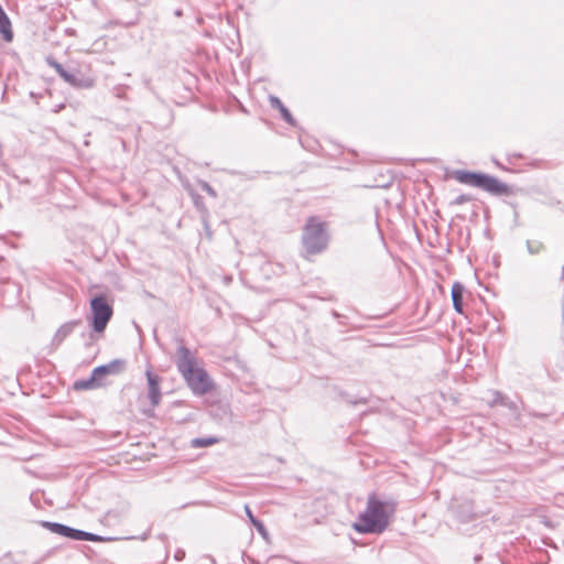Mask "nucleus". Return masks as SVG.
<instances>
[{
	"label": "nucleus",
	"instance_id": "nucleus-34",
	"mask_svg": "<svg viewBox=\"0 0 564 564\" xmlns=\"http://www.w3.org/2000/svg\"><path fill=\"white\" fill-rule=\"evenodd\" d=\"M562 415L564 416V412H563V414H562Z\"/></svg>",
	"mask_w": 564,
	"mask_h": 564
},
{
	"label": "nucleus",
	"instance_id": "nucleus-17",
	"mask_svg": "<svg viewBox=\"0 0 564 564\" xmlns=\"http://www.w3.org/2000/svg\"><path fill=\"white\" fill-rule=\"evenodd\" d=\"M46 63L50 67H52L59 75L61 78L64 76V74L67 70L61 63H58L55 58H53L51 56L46 57Z\"/></svg>",
	"mask_w": 564,
	"mask_h": 564
},
{
	"label": "nucleus",
	"instance_id": "nucleus-25",
	"mask_svg": "<svg viewBox=\"0 0 564 564\" xmlns=\"http://www.w3.org/2000/svg\"><path fill=\"white\" fill-rule=\"evenodd\" d=\"M344 397H346V401L350 404H366L368 402V399L365 397L358 398V399H350L346 393H343Z\"/></svg>",
	"mask_w": 564,
	"mask_h": 564
},
{
	"label": "nucleus",
	"instance_id": "nucleus-11",
	"mask_svg": "<svg viewBox=\"0 0 564 564\" xmlns=\"http://www.w3.org/2000/svg\"><path fill=\"white\" fill-rule=\"evenodd\" d=\"M465 293V285L458 281L452 285L451 297L453 302V308L457 314H464L463 299Z\"/></svg>",
	"mask_w": 564,
	"mask_h": 564
},
{
	"label": "nucleus",
	"instance_id": "nucleus-10",
	"mask_svg": "<svg viewBox=\"0 0 564 564\" xmlns=\"http://www.w3.org/2000/svg\"><path fill=\"white\" fill-rule=\"evenodd\" d=\"M80 324V321H69L65 324H63L55 333L54 337L52 338L51 346L53 348H57L66 337H68L74 329Z\"/></svg>",
	"mask_w": 564,
	"mask_h": 564
},
{
	"label": "nucleus",
	"instance_id": "nucleus-28",
	"mask_svg": "<svg viewBox=\"0 0 564 564\" xmlns=\"http://www.w3.org/2000/svg\"><path fill=\"white\" fill-rule=\"evenodd\" d=\"M527 245H528V250H529L530 253H538L539 252V247L538 248H533L529 241H528Z\"/></svg>",
	"mask_w": 564,
	"mask_h": 564
},
{
	"label": "nucleus",
	"instance_id": "nucleus-16",
	"mask_svg": "<svg viewBox=\"0 0 564 564\" xmlns=\"http://www.w3.org/2000/svg\"><path fill=\"white\" fill-rule=\"evenodd\" d=\"M218 442L216 437L209 436V437H196L191 441V446L193 448H202L207 447L210 445H214Z\"/></svg>",
	"mask_w": 564,
	"mask_h": 564
},
{
	"label": "nucleus",
	"instance_id": "nucleus-7",
	"mask_svg": "<svg viewBox=\"0 0 564 564\" xmlns=\"http://www.w3.org/2000/svg\"><path fill=\"white\" fill-rule=\"evenodd\" d=\"M58 549H59L58 546H53V547L48 549L41 556H39L34 560H31V561L24 560V554H15L14 555V554L8 553L2 557V562H3V564H42L46 560L53 557L57 553Z\"/></svg>",
	"mask_w": 564,
	"mask_h": 564
},
{
	"label": "nucleus",
	"instance_id": "nucleus-31",
	"mask_svg": "<svg viewBox=\"0 0 564 564\" xmlns=\"http://www.w3.org/2000/svg\"><path fill=\"white\" fill-rule=\"evenodd\" d=\"M174 14H175L176 17H182L183 12H182V10H181V9H177V10L174 12Z\"/></svg>",
	"mask_w": 564,
	"mask_h": 564
},
{
	"label": "nucleus",
	"instance_id": "nucleus-33",
	"mask_svg": "<svg viewBox=\"0 0 564 564\" xmlns=\"http://www.w3.org/2000/svg\"><path fill=\"white\" fill-rule=\"evenodd\" d=\"M562 274L564 275V265H563V268H562Z\"/></svg>",
	"mask_w": 564,
	"mask_h": 564
},
{
	"label": "nucleus",
	"instance_id": "nucleus-32",
	"mask_svg": "<svg viewBox=\"0 0 564 564\" xmlns=\"http://www.w3.org/2000/svg\"><path fill=\"white\" fill-rule=\"evenodd\" d=\"M63 107L64 105H57V109H55V112L59 111Z\"/></svg>",
	"mask_w": 564,
	"mask_h": 564
},
{
	"label": "nucleus",
	"instance_id": "nucleus-21",
	"mask_svg": "<svg viewBox=\"0 0 564 564\" xmlns=\"http://www.w3.org/2000/svg\"><path fill=\"white\" fill-rule=\"evenodd\" d=\"M200 188L207 194L209 195L210 197L213 198H216L217 197V193L216 191L213 188V186L206 182V181H199L198 182Z\"/></svg>",
	"mask_w": 564,
	"mask_h": 564
},
{
	"label": "nucleus",
	"instance_id": "nucleus-12",
	"mask_svg": "<svg viewBox=\"0 0 564 564\" xmlns=\"http://www.w3.org/2000/svg\"><path fill=\"white\" fill-rule=\"evenodd\" d=\"M269 101H270V106L273 108V109H276L279 110L282 119L288 122L290 126H293L295 127L296 126V120L293 118L292 113L290 112V110L283 105V102L280 100L279 97L276 96H270L269 98Z\"/></svg>",
	"mask_w": 564,
	"mask_h": 564
},
{
	"label": "nucleus",
	"instance_id": "nucleus-8",
	"mask_svg": "<svg viewBox=\"0 0 564 564\" xmlns=\"http://www.w3.org/2000/svg\"><path fill=\"white\" fill-rule=\"evenodd\" d=\"M62 79L74 88H91L94 79L83 75L78 68L67 69Z\"/></svg>",
	"mask_w": 564,
	"mask_h": 564
},
{
	"label": "nucleus",
	"instance_id": "nucleus-24",
	"mask_svg": "<svg viewBox=\"0 0 564 564\" xmlns=\"http://www.w3.org/2000/svg\"><path fill=\"white\" fill-rule=\"evenodd\" d=\"M245 512L253 527L256 525V522H262L261 520H259L258 518H256L253 516L252 510L250 509V507L248 505L245 506Z\"/></svg>",
	"mask_w": 564,
	"mask_h": 564
},
{
	"label": "nucleus",
	"instance_id": "nucleus-2",
	"mask_svg": "<svg viewBox=\"0 0 564 564\" xmlns=\"http://www.w3.org/2000/svg\"><path fill=\"white\" fill-rule=\"evenodd\" d=\"M389 511H393V506L382 501L371 494L368 497L366 509L360 512L352 523V529L360 534H380L389 525Z\"/></svg>",
	"mask_w": 564,
	"mask_h": 564
},
{
	"label": "nucleus",
	"instance_id": "nucleus-15",
	"mask_svg": "<svg viewBox=\"0 0 564 564\" xmlns=\"http://www.w3.org/2000/svg\"><path fill=\"white\" fill-rule=\"evenodd\" d=\"M42 527L50 530L52 533L65 536L68 525L58 522L42 521Z\"/></svg>",
	"mask_w": 564,
	"mask_h": 564
},
{
	"label": "nucleus",
	"instance_id": "nucleus-29",
	"mask_svg": "<svg viewBox=\"0 0 564 564\" xmlns=\"http://www.w3.org/2000/svg\"><path fill=\"white\" fill-rule=\"evenodd\" d=\"M202 197L200 196H194V203L198 207L200 205Z\"/></svg>",
	"mask_w": 564,
	"mask_h": 564
},
{
	"label": "nucleus",
	"instance_id": "nucleus-27",
	"mask_svg": "<svg viewBox=\"0 0 564 564\" xmlns=\"http://www.w3.org/2000/svg\"><path fill=\"white\" fill-rule=\"evenodd\" d=\"M529 415H531L532 417H536V419H546L549 416L547 413L535 412V411H530Z\"/></svg>",
	"mask_w": 564,
	"mask_h": 564
},
{
	"label": "nucleus",
	"instance_id": "nucleus-30",
	"mask_svg": "<svg viewBox=\"0 0 564 564\" xmlns=\"http://www.w3.org/2000/svg\"><path fill=\"white\" fill-rule=\"evenodd\" d=\"M149 536H150V532L148 531V532H144V533L140 536V539H141L142 541H145Z\"/></svg>",
	"mask_w": 564,
	"mask_h": 564
},
{
	"label": "nucleus",
	"instance_id": "nucleus-14",
	"mask_svg": "<svg viewBox=\"0 0 564 564\" xmlns=\"http://www.w3.org/2000/svg\"><path fill=\"white\" fill-rule=\"evenodd\" d=\"M478 517V513L475 512L469 503H464L457 510V518L460 522H468Z\"/></svg>",
	"mask_w": 564,
	"mask_h": 564
},
{
	"label": "nucleus",
	"instance_id": "nucleus-20",
	"mask_svg": "<svg viewBox=\"0 0 564 564\" xmlns=\"http://www.w3.org/2000/svg\"><path fill=\"white\" fill-rule=\"evenodd\" d=\"M502 406L507 408L509 411H511L516 415L517 419H519V416H520L519 408L514 401H512L508 397H506V400H505Z\"/></svg>",
	"mask_w": 564,
	"mask_h": 564
},
{
	"label": "nucleus",
	"instance_id": "nucleus-26",
	"mask_svg": "<svg viewBox=\"0 0 564 564\" xmlns=\"http://www.w3.org/2000/svg\"><path fill=\"white\" fill-rule=\"evenodd\" d=\"M254 528L261 535L265 536L268 534V531L263 522H256Z\"/></svg>",
	"mask_w": 564,
	"mask_h": 564
},
{
	"label": "nucleus",
	"instance_id": "nucleus-6",
	"mask_svg": "<svg viewBox=\"0 0 564 564\" xmlns=\"http://www.w3.org/2000/svg\"><path fill=\"white\" fill-rule=\"evenodd\" d=\"M127 369V360L122 358H117L108 364L97 366L93 369L94 375L98 379L102 387L107 386V377L108 376H118L124 372Z\"/></svg>",
	"mask_w": 564,
	"mask_h": 564
},
{
	"label": "nucleus",
	"instance_id": "nucleus-13",
	"mask_svg": "<svg viewBox=\"0 0 564 564\" xmlns=\"http://www.w3.org/2000/svg\"><path fill=\"white\" fill-rule=\"evenodd\" d=\"M99 388H102V383L98 381L93 371L89 378L80 379L74 382L75 390H93Z\"/></svg>",
	"mask_w": 564,
	"mask_h": 564
},
{
	"label": "nucleus",
	"instance_id": "nucleus-1",
	"mask_svg": "<svg viewBox=\"0 0 564 564\" xmlns=\"http://www.w3.org/2000/svg\"><path fill=\"white\" fill-rule=\"evenodd\" d=\"M177 347L176 367L186 381L188 388L196 395H203L213 389V381L207 371L197 366V358L194 351L184 345V339L176 337Z\"/></svg>",
	"mask_w": 564,
	"mask_h": 564
},
{
	"label": "nucleus",
	"instance_id": "nucleus-23",
	"mask_svg": "<svg viewBox=\"0 0 564 564\" xmlns=\"http://www.w3.org/2000/svg\"><path fill=\"white\" fill-rule=\"evenodd\" d=\"M83 541L101 542V541H105V538L101 535L85 531Z\"/></svg>",
	"mask_w": 564,
	"mask_h": 564
},
{
	"label": "nucleus",
	"instance_id": "nucleus-4",
	"mask_svg": "<svg viewBox=\"0 0 564 564\" xmlns=\"http://www.w3.org/2000/svg\"><path fill=\"white\" fill-rule=\"evenodd\" d=\"M302 245L307 256L323 252L328 246L326 224L310 217L303 228Z\"/></svg>",
	"mask_w": 564,
	"mask_h": 564
},
{
	"label": "nucleus",
	"instance_id": "nucleus-19",
	"mask_svg": "<svg viewBox=\"0 0 564 564\" xmlns=\"http://www.w3.org/2000/svg\"><path fill=\"white\" fill-rule=\"evenodd\" d=\"M491 393H492V400L488 402V406L494 408L496 405H502L506 400V395L497 390H494Z\"/></svg>",
	"mask_w": 564,
	"mask_h": 564
},
{
	"label": "nucleus",
	"instance_id": "nucleus-22",
	"mask_svg": "<svg viewBox=\"0 0 564 564\" xmlns=\"http://www.w3.org/2000/svg\"><path fill=\"white\" fill-rule=\"evenodd\" d=\"M473 200V196L469 195V194H460L458 196H456L453 200H452V205H463L465 203H468Z\"/></svg>",
	"mask_w": 564,
	"mask_h": 564
},
{
	"label": "nucleus",
	"instance_id": "nucleus-3",
	"mask_svg": "<svg viewBox=\"0 0 564 564\" xmlns=\"http://www.w3.org/2000/svg\"><path fill=\"white\" fill-rule=\"evenodd\" d=\"M454 177L462 184L484 189L492 195H505L509 193V188L506 183L486 173L456 170L454 172Z\"/></svg>",
	"mask_w": 564,
	"mask_h": 564
},
{
	"label": "nucleus",
	"instance_id": "nucleus-9",
	"mask_svg": "<svg viewBox=\"0 0 564 564\" xmlns=\"http://www.w3.org/2000/svg\"><path fill=\"white\" fill-rule=\"evenodd\" d=\"M148 380V398L152 408H156L161 402L160 377L154 375L152 368L149 367L145 371Z\"/></svg>",
	"mask_w": 564,
	"mask_h": 564
},
{
	"label": "nucleus",
	"instance_id": "nucleus-5",
	"mask_svg": "<svg viewBox=\"0 0 564 564\" xmlns=\"http://www.w3.org/2000/svg\"><path fill=\"white\" fill-rule=\"evenodd\" d=\"M91 327L95 332L101 333L112 317L113 310L105 295H96L90 300Z\"/></svg>",
	"mask_w": 564,
	"mask_h": 564
},
{
	"label": "nucleus",
	"instance_id": "nucleus-18",
	"mask_svg": "<svg viewBox=\"0 0 564 564\" xmlns=\"http://www.w3.org/2000/svg\"><path fill=\"white\" fill-rule=\"evenodd\" d=\"M84 533L85 531L75 529L72 527H67L66 535L65 538L75 540V541H83L84 540Z\"/></svg>",
	"mask_w": 564,
	"mask_h": 564
}]
</instances>
